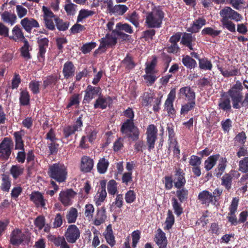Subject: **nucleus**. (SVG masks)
Masks as SVG:
<instances>
[{
  "label": "nucleus",
  "instance_id": "nucleus-1",
  "mask_svg": "<svg viewBox=\"0 0 248 248\" xmlns=\"http://www.w3.org/2000/svg\"><path fill=\"white\" fill-rule=\"evenodd\" d=\"M222 193V190L216 188L212 193L208 190H205L200 192L198 195V200L201 204L209 206L210 203L216 205Z\"/></svg>",
  "mask_w": 248,
  "mask_h": 248
},
{
  "label": "nucleus",
  "instance_id": "nucleus-2",
  "mask_svg": "<svg viewBox=\"0 0 248 248\" xmlns=\"http://www.w3.org/2000/svg\"><path fill=\"white\" fill-rule=\"evenodd\" d=\"M164 18V13L159 9H155L146 15L145 23L150 28H158L161 27Z\"/></svg>",
  "mask_w": 248,
  "mask_h": 248
},
{
  "label": "nucleus",
  "instance_id": "nucleus-3",
  "mask_svg": "<svg viewBox=\"0 0 248 248\" xmlns=\"http://www.w3.org/2000/svg\"><path fill=\"white\" fill-rule=\"evenodd\" d=\"M121 131L132 141H137L139 139L140 131L132 120H127L122 125Z\"/></svg>",
  "mask_w": 248,
  "mask_h": 248
},
{
  "label": "nucleus",
  "instance_id": "nucleus-4",
  "mask_svg": "<svg viewBox=\"0 0 248 248\" xmlns=\"http://www.w3.org/2000/svg\"><path fill=\"white\" fill-rule=\"evenodd\" d=\"M243 86L239 81L236 83L228 91V93L232 99V106L234 108L238 109L241 107L239 104L241 103L243 99L242 91Z\"/></svg>",
  "mask_w": 248,
  "mask_h": 248
},
{
  "label": "nucleus",
  "instance_id": "nucleus-5",
  "mask_svg": "<svg viewBox=\"0 0 248 248\" xmlns=\"http://www.w3.org/2000/svg\"><path fill=\"white\" fill-rule=\"evenodd\" d=\"M48 173L51 178L61 183L66 180L67 172L66 168L63 165L54 164L50 166Z\"/></svg>",
  "mask_w": 248,
  "mask_h": 248
},
{
  "label": "nucleus",
  "instance_id": "nucleus-6",
  "mask_svg": "<svg viewBox=\"0 0 248 248\" xmlns=\"http://www.w3.org/2000/svg\"><path fill=\"white\" fill-rule=\"evenodd\" d=\"M117 43V38L113 34H107L105 38L101 39L99 48L94 52V55L101 54L105 52L108 47L114 46Z\"/></svg>",
  "mask_w": 248,
  "mask_h": 248
},
{
  "label": "nucleus",
  "instance_id": "nucleus-7",
  "mask_svg": "<svg viewBox=\"0 0 248 248\" xmlns=\"http://www.w3.org/2000/svg\"><path fill=\"white\" fill-rule=\"evenodd\" d=\"M13 145L12 140L8 138H5L0 143V158L7 160L11 155Z\"/></svg>",
  "mask_w": 248,
  "mask_h": 248
},
{
  "label": "nucleus",
  "instance_id": "nucleus-8",
  "mask_svg": "<svg viewBox=\"0 0 248 248\" xmlns=\"http://www.w3.org/2000/svg\"><path fill=\"white\" fill-rule=\"evenodd\" d=\"M80 233L79 229L75 225H71L67 228L64 236L68 242L73 244L79 238Z\"/></svg>",
  "mask_w": 248,
  "mask_h": 248
},
{
  "label": "nucleus",
  "instance_id": "nucleus-9",
  "mask_svg": "<svg viewBox=\"0 0 248 248\" xmlns=\"http://www.w3.org/2000/svg\"><path fill=\"white\" fill-rule=\"evenodd\" d=\"M157 129L154 124H150L147 129V142L149 150L153 149L157 138Z\"/></svg>",
  "mask_w": 248,
  "mask_h": 248
},
{
  "label": "nucleus",
  "instance_id": "nucleus-10",
  "mask_svg": "<svg viewBox=\"0 0 248 248\" xmlns=\"http://www.w3.org/2000/svg\"><path fill=\"white\" fill-rule=\"evenodd\" d=\"M220 15L222 17V19L228 20L231 19L236 21H240L242 18L239 14L229 7H226L222 9L220 11Z\"/></svg>",
  "mask_w": 248,
  "mask_h": 248
},
{
  "label": "nucleus",
  "instance_id": "nucleus-11",
  "mask_svg": "<svg viewBox=\"0 0 248 248\" xmlns=\"http://www.w3.org/2000/svg\"><path fill=\"white\" fill-rule=\"evenodd\" d=\"M77 194L73 189H68L60 192L59 200L63 205L69 206L72 204L71 200Z\"/></svg>",
  "mask_w": 248,
  "mask_h": 248
},
{
  "label": "nucleus",
  "instance_id": "nucleus-12",
  "mask_svg": "<svg viewBox=\"0 0 248 248\" xmlns=\"http://www.w3.org/2000/svg\"><path fill=\"white\" fill-rule=\"evenodd\" d=\"M85 95L83 101L84 103H89L90 101L97 95L101 94V89L98 87H93L88 85L85 91Z\"/></svg>",
  "mask_w": 248,
  "mask_h": 248
},
{
  "label": "nucleus",
  "instance_id": "nucleus-13",
  "mask_svg": "<svg viewBox=\"0 0 248 248\" xmlns=\"http://www.w3.org/2000/svg\"><path fill=\"white\" fill-rule=\"evenodd\" d=\"M100 185L101 187L98 189V192L94 197L95 203L98 206L101 205L107 197V192L106 190V181L105 180H101L100 182Z\"/></svg>",
  "mask_w": 248,
  "mask_h": 248
},
{
  "label": "nucleus",
  "instance_id": "nucleus-14",
  "mask_svg": "<svg viewBox=\"0 0 248 248\" xmlns=\"http://www.w3.org/2000/svg\"><path fill=\"white\" fill-rule=\"evenodd\" d=\"M178 95L180 97L185 98L188 101H194L195 99V93L189 86L180 88Z\"/></svg>",
  "mask_w": 248,
  "mask_h": 248
},
{
  "label": "nucleus",
  "instance_id": "nucleus-15",
  "mask_svg": "<svg viewBox=\"0 0 248 248\" xmlns=\"http://www.w3.org/2000/svg\"><path fill=\"white\" fill-rule=\"evenodd\" d=\"M26 235L19 229L14 230L11 235L10 241L14 245L20 244L25 239Z\"/></svg>",
  "mask_w": 248,
  "mask_h": 248
},
{
  "label": "nucleus",
  "instance_id": "nucleus-16",
  "mask_svg": "<svg viewBox=\"0 0 248 248\" xmlns=\"http://www.w3.org/2000/svg\"><path fill=\"white\" fill-rule=\"evenodd\" d=\"M93 167V159L87 156H83L81 159L80 169L83 172H89Z\"/></svg>",
  "mask_w": 248,
  "mask_h": 248
},
{
  "label": "nucleus",
  "instance_id": "nucleus-17",
  "mask_svg": "<svg viewBox=\"0 0 248 248\" xmlns=\"http://www.w3.org/2000/svg\"><path fill=\"white\" fill-rule=\"evenodd\" d=\"M176 91L175 89H172L168 95L167 99L165 103V108L168 112L170 114H173L175 110L173 107V102L175 98Z\"/></svg>",
  "mask_w": 248,
  "mask_h": 248
},
{
  "label": "nucleus",
  "instance_id": "nucleus-18",
  "mask_svg": "<svg viewBox=\"0 0 248 248\" xmlns=\"http://www.w3.org/2000/svg\"><path fill=\"white\" fill-rule=\"evenodd\" d=\"M183 170L179 169L176 171L173 178L174 186L177 188H181L186 184V181Z\"/></svg>",
  "mask_w": 248,
  "mask_h": 248
},
{
  "label": "nucleus",
  "instance_id": "nucleus-19",
  "mask_svg": "<svg viewBox=\"0 0 248 248\" xmlns=\"http://www.w3.org/2000/svg\"><path fill=\"white\" fill-rule=\"evenodd\" d=\"M30 200L37 207L41 206L45 208V200L42 194L38 191H34L30 195Z\"/></svg>",
  "mask_w": 248,
  "mask_h": 248
},
{
  "label": "nucleus",
  "instance_id": "nucleus-20",
  "mask_svg": "<svg viewBox=\"0 0 248 248\" xmlns=\"http://www.w3.org/2000/svg\"><path fill=\"white\" fill-rule=\"evenodd\" d=\"M112 102V99L110 97H103L100 95L96 100L94 104L95 108H100L102 109L107 108V106L109 105Z\"/></svg>",
  "mask_w": 248,
  "mask_h": 248
},
{
  "label": "nucleus",
  "instance_id": "nucleus-21",
  "mask_svg": "<svg viewBox=\"0 0 248 248\" xmlns=\"http://www.w3.org/2000/svg\"><path fill=\"white\" fill-rule=\"evenodd\" d=\"M21 24L27 32H30L32 28L39 27V24L36 20L27 17L21 21Z\"/></svg>",
  "mask_w": 248,
  "mask_h": 248
},
{
  "label": "nucleus",
  "instance_id": "nucleus-22",
  "mask_svg": "<svg viewBox=\"0 0 248 248\" xmlns=\"http://www.w3.org/2000/svg\"><path fill=\"white\" fill-rule=\"evenodd\" d=\"M62 73L66 78H68L74 75L75 67L72 62H68L64 63Z\"/></svg>",
  "mask_w": 248,
  "mask_h": 248
},
{
  "label": "nucleus",
  "instance_id": "nucleus-23",
  "mask_svg": "<svg viewBox=\"0 0 248 248\" xmlns=\"http://www.w3.org/2000/svg\"><path fill=\"white\" fill-rule=\"evenodd\" d=\"M105 238L108 243L111 247L115 244L114 236L113 234V232L111 225H108L104 233Z\"/></svg>",
  "mask_w": 248,
  "mask_h": 248
},
{
  "label": "nucleus",
  "instance_id": "nucleus-24",
  "mask_svg": "<svg viewBox=\"0 0 248 248\" xmlns=\"http://www.w3.org/2000/svg\"><path fill=\"white\" fill-rule=\"evenodd\" d=\"M106 211L104 207H102L100 209L97 210V213L94 221V224L96 226H99L105 222L106 219Z\"/></svg>",
  "mask_w": 248,
  "mask_h": 248
},
{
  "label": "nucleus",
  "instance_id": "nucleus-25",
  "mask_svg": "<svg viewBox=\"0 0 248 248\" xmlns=\"http://www.w3.org/2000/svg\"><path fill=\"white\" fill-rule=\"evenodd\" d=\"M12 33L13 35L9 36L10 39H13L15 41L17 40L23 41L25 39L23 33L21 29L18 26H15L13 30Z\"/></svg>",
  "mask_w": 248,
  "mask_h": 248
},
{
  "label": "nucleus",
  "instance_id": "nucleus-26",
  "mask_svg": "<svg viewBox=\"0 0 248 248\" xmlns=\"http://www.w3.org/2000/svg\"><path fill=\"white\" fill-rule=\"evenodd\" d=\"M116 28L117 30H116L115 31H114L112 33H114L116 32L117 35H120L122 34L121 31H124L125 32L129 33H132L133 32V30L131 27V26L126 23L125 24H121L120 23H118L116 25Z\"/></svg>",
  "mask_w": 248,
  "mask_h": 248
},
{
  "label": "nucleus",
  "instance_id": "nucleus-27",
  "mask_svg": "<svg viewBox=\"0 0 248 248\" xmlns=\"http://www.w3.org/2000/svg\"><path fill=\"white\" fill-rule=\"evenodd\" d=\"M219 157V155L217 154L209 156L207 160H205L204 165L205 169L208 171L211 170L215 165Z\"/></svg>",
  "mask_w": 248,
  "mask_h": 248
},
{
  "label": "nucleus",
  "instance_id": "nucleus-28",
  "mask_svg": "<svg viewBox=\"0 0 248 248\" xmlns=\"http://www.w3.org/2000/svg\"><path fill=\"white\" fill-rule=\"evenodd\" d=\"M205 24L206 20L203 17H199L193 21L191 27V31L193 32H197Z\"/></svg>",
  "mask_w": 248,
  "mask_h": 248
},
{
  "label": "nucleus",
  "instance_id": "nucleus-29",
  "mask_svg": "<svg viewBox=\"0 0 248 248\" xmlns=\"http://www.w3.org/2000/svg\"><path fill=\"white\" fill-rule=\"evenodd\" d=\"M194 40V38L192 37V34L185 33L182 38L181 42L183 45L187 46L190 49L193 50L191 43Z\"/></svg>",
  "mask_w": 248,
  "mask_h": 248
},
{
  "label": "nucleus",
  "instance_id": "nucleus-30",
  "mask_svg": "<svg viewBox=\"0 0 248 248\" xmlns=\"http://www.w3.org/2000/svg\"><path fill=\"white\" fill-rule=\"evenodd\" d=\"M1 18L6 23H9L12 25L15 22L16 16L8 11H4L1 14Z\"/></svg>",
  "mask_w": 248,
  "mask_h": 248
},
{
  "label": "nucleus",
  "instance_id": "nucleus-31",
  "mask_svg": "<svg viewBox=\"0 0 248 248\" xmlns=\"http://www.w3.org/2000/svg\"><path fill=\"white\" fill-rule=\"evenodd\" d=\"M109 165L108 161L105 158H101L97 164L98 171L101 174L105 173Z\"/></svg>",
  "mask_w": 248,
  "mask_h": 248
},
{
  "label": "nucleus",
  "instance_id": "nucleus-32",
  "mask_svg": "<svg viewBox=\"0 0 248 248\" xmlns=\"http://www.w3.org/2000/svg\"><path fill=\"white\" fill-rule=\"evenodd\" d=\"M182 62L186 67L189 69L194 68L197 65L196 62L188 55L182 59Z\"/></svg>",
  "mask_w": 248,
  "mask_h": 248
},
{
  "label": "nucleus",
  "instance_id": "nucleus-33",
  "mask_svg": "<svg viewBox=\"0 0 248 248\" xmlns=\"http://www.w3.org/2000/svg\"><path fill=\"white\" fill-rule=\"evenodd\" d=\"M127 10L128 7L125 5L118 4L113 6L111 13L116 15H123Z\"/></svg>",
  "mask_w": 248,
  "mask_h": 248
},
{
  "label": "nucleus",
  "instance_id": "nucleus-34",
  "mask_svg": "<svg viewBox=\"0 0 248 248\" xmlns=\"http://www.w3.org/2000/svg\"><path fill=\"white\" fill-rule=\"evenodd\" d=\"M78 217V211L75 208H71L67 213L66 217L69 223H74Z\"/></svg>",
  "mask_w": 248,
  "mask_h": 248
},
{
  "label": "nucleus",
  "instance_id": "nucleus-35",
  "mask_svg": "<svg viewBox=\"0 0 248 248\" xmlns=\"http://www.w3.org/2000/svg\"><path fill=\"white\" fill-rule=\"evenodd\" d=\"M219 108L224 111L230 110L231 108L230 100L229 98L220 99L218 104Z\"/></svg>",
  "mask_w": 248,
  "mask_h": 248
},
{
  "label": "nucleus",
  "instance_id": "nucleus-36",
  "mask_svg": "<svg viewBox=\"0 0 248 248\" xmlns=\"http://www.w3.org/2000/svg\"><path fill=\"white\" fill-rule=\"evenodd\" d=\"M221 185L225 186L227 189L229 190L231 189L232 186V178L230 174L228 173L225 174L221 178Z\"/></svg>",
  "mask_w": 248,
  "mask_h": 248
},
{
  "label": "nucleus",
  "instance_id": "nucleus-37",
  "mask_svg": "<svg viewBox=\"0 0 248 248\" xmlns=\"http://www.w3.org/2000/svg\"><path fill=\"white\" fill-rule=\"evenodd\" d=\"M155 241L157 245L168 242L165 233L160 229L157 230V232L155 237Z\"/></svg>",
  "mask_w": 248,
  "mask_h": 248
},
{
  "label": "nucleus",
  "instance_id": "nucleus-38",
  "mask_svg": "<svg viewBox=\"0 0 248 248\" xmlns=\"http://www.w3.org/2000/svg\"><path fill=\"white\" fill-rule=\"evenodd\" d=\"M58 78L56 75H51L46 77V79L43 82V87L46 88L48 86H51L55 85L57 80Z\"/></svg>",
  "mask_w": 248,
  "mask_h": 248
},
{
  "label": "nucleus",
  "instance_id": "nucleus-39",
  "mask_svg": "<svg viewBox=\"0 0 248 248\" xmlns=\"http://www.w3.org/2000/svg\"><path fill=\"white\" fill-rule=\"evenodd\" d=\"M94 14V12L93 11L88 10L86 9H82L79 12V14L77 18V22H80L83 19L86 18L88 16H92Z\"/></svg>",
  "mask_w": 248,
  "mask_h": 248
},
{
  "label": "nucleus",
  "instance_id": "nucleus-40",
  "mask_svg": "<svg viewBox=\"0 0 248 248\" xmlns=\"http://www.w3.org/2000/svg\"><path fill=\"white\" fill-rule=\"evenodd\" d=\"M53 242L55 246H60L61 248H69L65 238L63 237H54L53 239Z\"/></svg>",
  "mask_w": 248,
  "mask_h": 248
},
{
  "label": "nucleus",
  "instance_id": "nucleus-41",
  "mask_svg": "<svg viewBox=\"0 0 248 248\" xmlns=\"http://www.w3.org/2000/svg\"><path fill=\"white\" fill-rule=\"evenodd\" d=\"M107 189L108 193L114 195L117 192V184L114 180H110L107 185Z\"/></svg>",
  "mask_w": 248,
  "mask_h": 248
},
{
  "label": "nucleus",
  "instance_id": "nucleus-42",
  "mask_svg": "<svg viewBox=\"0 0 248 248\" xmlns=\"http://www.w3.org/2000/svg\"><path fill=\"white\" fill-rule=\"evenodd\" d=\"M220 32V30H215L211 27L205 28L202 31V35H208L213 37L218 36Z\"/></svg>",
  "mask_w": 248,
  "mask_h": 248
},
{
  "label": "nucleus",
  "instance_id": "nucleus-43",
  "mask_svg": "<svg viewBox=\"0 0 248 248\" xmlns=\"http://www.w3.org/2000/svg\"><path fill=\"white\" fill-rule=\"evenodd\" d=\"M24 43V46L21 48V53L22 57L24 58L29 59L31 58V56L29 53V44L26 39L23 40Z\"/></svg>",
  "mask_w": 248,
  "mask_h": 248
},
{
  "label": "nucleus",
  "instance_id": "nucleus-44",
  "mask_svg": "<svg viewBox=\"0 0 248 248\" xmlns=\"http://www.w3.org/2000/svg\"><path fill=\"white\" fill-rule=\"evenodd\" d=\"M238 165L239 171L243 173H248V156L239 161Z\"/></svg>",
  "mask_w": 248,
  "mask_h": 248
},
{
  "label": "nucleus",
  "instance_id": "nucleus-45",
  "mask_svg": "<svg viewBox=\"0 0 248 248\" xmlns=\"http://www.w3.org/2000/svg\"><path fill=\"white\" fill-rule=\"evenodd\" d=\"M179 189V190L176 191V195L180 201L182 202L187 199L188 191L185 188Z\"/></svg>",
  "mask_w": 248,
  "mask_h": 248
},
{
  "label": "nucleus",
  "instance_id": "nucleus-46",
  "mask_svg": "<svg viewBox=\"0 0 248 248\" xmlns=\"http://www.w3.org/2000/svg\"><path fill=\"white\" fill-rule=\"evenodd\" d=\"M174 217L170 210H169L167 214V217L165 221L166 227L167 230L170 229L174 224Z\"/></svg>",
  "mask_w": 248,
  "mask_h": 248
},
{
  "label": "nucleus",
  "instance_id": "nucleus-47",
  "mask_svg": "<svg viewBox=\"0 0 248 248\" xmlns=\"http://www.w3.org/2000/svg\"><path fill=\"white\" fill-rule=\"evenodd\" d=\"M23 168H21L20 166L15 165L11 167L10 172L13 177L16 179L23 173Z\"/></svg>",
  "mask_w": 248,
  "mask_h": 248
},
{
  "label": "nucleus",
  "instance_id": "nucleus-48",
  "mask_svg": "<svg viewBox=\"0 0 248 248\" xmlns=\"http://www.w3.org/2000/svg\"><path fill=\"white\" fill-rule=\"evenodd\" d=\"M127 19L136 27L139 25V17L137 13L134 11L131 14L128 15Z\"/></svg>",
  "mask_w": 248,
  "mask_h": 248
},
{
  "label": "nucleus",
  "instance_id": "nucleus-49",
  "mask_svg": "<svg viewBox=\"0 0 248 248\" xmlns=\"http://www.w3.org/2000/svg\"><path fill=\"white\" fill-rule=\"evenodd\" d=\"M68 3L64 6V9L68 15H73L76 12L77 5L71 2L70 0H67Z\"/></svg>",
  "mask_w": 248,
  "mask_h": 248
},
{
  "label": "nucleus",
  "instance_id": "nucleus-50",
  "mask_svg": "<svg viewBox=\"0 0 248 248\" xmlns=\"http://www.w3.org/2000/svg\"><path fill=\"white\" fill-rule=\"evenodd\" d=\"M20 103L22 105L26 106L28 105L30 101V95L27 91H22L20 93Z\"/></svg>",
  "mask_w": 248,
  "mask_h": 248
},
{
  "label": "nucleus",
  "instance_id": "nucleus-51",
  "mask_svg": "<svg viewBox=\"0 0 248 248\" xmlns=\"http://www.w3.org/2000/svg\"><path fill=\"white\" fill-rule=\"evenodd\" d=\"M227 165V159L226 158H221L219 160L217 169L218 172L217 173V176L219 177L224 172Z\"/></svg>",
  "mask_w": 248,
  "mask_h": 248
},
{
  "label": "nucleus",
  "instance_id": "nucleus-52",
  "mask_svg": "<svg viewBox=\"0 0 248 248\" xmlns=\"http://www.w3.org/2000/svg\"><path fill=\"white\" fill-rule=\"evenodd\" d=\"M199 67L202 69L210 70L212 69V64L207 59H199Z\"/></svg>",
  "mask_w": 248,
  "mask_h": 248
},
{
  "label": "nucleus",
  "instance_id": "nucleus-53",
  "mask_svg": "<svg viewBox=\"0 0 248 248\" xmlns=\"http://www.w3.org/2000/svg\"><path fill=\"white\" fill-rule=\"evenodd\" d=\"M122 64L123 66L128 70L131 69L135 66V64L131 57L129 56H127L122 61Z\"/></svg>",
  "mask_w": 248,
  "mask_h": 248
},
{
  "label": "nucleus",
  "instance_id": "nucleus-54",
  "mask_svg": "<svg viewBox=\"0 0 248 248\" xmlns=\"http://www.w3.org/2000/svg\"><path fill=\"white\" fill-rule=\"evenodd\" d=\"M56 26L60 31L66 30L69 26V24L66 22H63L62 20L58 18H55Z\"/></svg>",
  "mask_w": 248,
  "mask_h": 248
},
{
  "label": "nucleus",
  "instance_id": "nucleus-55",
  "mask_svg": "<svg viewBox=\"0 0 248 248\" xmlns=\"http://www.w3.org/2000/svg\"><path fill=\"white\" fill-rule=\"evenodd\" d=\"M221 22L224 28L227 29L231 32L235 31V25L232 21L228 19H222Z\"/></svg>",
  "mask_w": 248,
  "mask_h": 248
},
{
  "label": "nucleus",
  "instance_id": "nucleus-56",
  "mask_svg": "<svg viewBox=\"0 0 248 248\" xmlns=\"http://www.w3.org/2000/svg\"><path fill=\"white\" fill-rule=\"evenodd\" d=\"M11 186V182L8 177L4 175L2 177V183L1 184V189L3 191H8Z\"/></svg>",
  "mask_w": 248,
  "mask_h": 248
},
{
  "label": "nucleus",
  "instance_id": "nucleus-57",
  "mask_svg": "<svg viewBox=\"0 0 248 248\" xmlns=\"http://www.w3.org/2000/svg\"><path fill=\"white\" fill-rule=\"evenodd\" d=\"M172 206L174 210V212L177 216H179L182 213V208L181 207V205L179 203L175 198H173L172 199Z\"/></svg>",
  "mask_w": 248,
  "mask_h": 248
},
{
  "label": "nucleus",
  "instance_id": "nucleus-58",
  "mask_svg": "<svg viewBox=\"0 0 248 248\" xmlns=\"http://www.w3.org/2000/svg\"><path fill=\"white\" fill-rule=\"evenodd\" d=\"M190 102H188L184 105L182 106L181 113H185L187 112L188 111L191 110L195 105V101H190Z\"/></svg>",
  "mask_w": 248,
  "mask_h": 248
},
{
  "label": "nucleus",
  "instance_id": "nucleus-59",
  "mask_svg": "<svg viewBox=\"0 0 248 248\" xmlns=\"http://www.w3.org/2000/svg\"><path fill=\"white\" fill-rule=\"evenodd\" d=\"M45 218L43 216H38L34 220V225L39 230H41L45 226Z\"/></svg>",
  "mask_w": 248,
  "mask_h": 248
},
{
  "label": "nucleus",
  "instance_id": "nucleus-60",
  "mask_svg": "<svg viewBox=\"0 0 248 248\" xmlns=\"http://www.w3.org/2000/svg\"><path fill=\"white\" fill-rule=\"evenodd\" d=\"M96 46V43L91 42L84 44L81 47V50L84 54L90 52L93 48Z\"/></svg>",
  "mask_w": 248,
  "mask_h": 248
},
{
  "label": "nucleus",
  "instance_id": "nucleus-61",
  "mask_svg": "<svg viewBox=\"0 0 248 248\" xmlns=\"http://www.w3.org/2000/svg\"><path fill=\"white\" fill-rule=\"evenodd\" d=\"M247 137L246 134L244 132L242 131L240 133H239L235 137L234 140L235 141L241 144H244L246 141Z\"/></svg>",
  "mask_w": 248,
  "mask_h": 248
},
{
  "label": "nucleus",
  "instance_id": "nucleus-62",
  "mask_svg": "<svg viewBox=\"0 0 248 248\" xmlns=\"http://www.w3.org/2000/svg\"><path fill=\"white\" fill-rule=\"evenodd\" d=\"M125 201L128 203H132L136 199V194L134 191L129 190L125 195Z\"/></svg>",
  "mask_w": 248,
  "mask_h": 248
},
{
  "label": "nucleus",
  "instance_id": "nucleus-63",
  "mask_svg": "<svg viewBox=\"0 0 248 248\" xmlns=\"http://www.w3.org/2000/svg\"><path fill=\"white\" fill-rule=\"evenodd\" d=\"M122 181L123 183L127 186L128 184L131 183L132 182V172H124L123 174Z\"/></svg>",
  "mask_w": 248,
  "mask_h": 248
},
{
  "label": "nucleus",
  "instance_id": "nucleus-64",
  "mask_svg": "<svg viewBox=\"0 0 248 248\" xmlns=\"http://www.w3.org/2000/svg\"><path fill=\"white\" fill-rule=\"evenodd\" d=\"M239 199L237 198H234L231 202L229 207L230 214H234L237 211Z\"/></svg>",
  "mask_w": 248,
  "mask_h": 248
}]
</instances>
